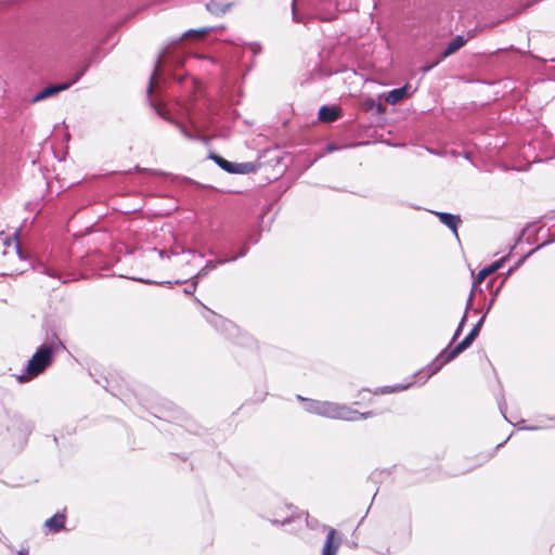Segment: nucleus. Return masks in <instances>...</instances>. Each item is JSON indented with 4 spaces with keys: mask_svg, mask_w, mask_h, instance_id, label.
I'll return each instance as SVG.
<instances>
[{
    "mask_svg": "<svg viewBox=\"0 0 555 555\" xmlns=\"http://www.w3.org/2000/svg\"><path fill=\"white\" fill-rule=\"evenodd\" d=\"M247 251H248V247H247V246H244V247L241 249V253H240L238 255L233 256V257H231V258H227V259L229 260V262H230V261H234V260H236V259H237V258H240V257H244V256L247 254Z\"/></svg>",
    "mask_w": 555,
    "mask_h": 555,
    "instance_id": "obj_26",
    "label": "nucleus"
},
{
    "mask_svg": "<svg viewBox=\"0 0 555 555\" xmlns=\"http://www.w3.org/2000/svg\"><path fill=\"white\" fill-rule=\"evenodd\" d=\"M211 158L215 160V163H216L220 168H222V169H223V170H225L227 172H230V173H232V172H233L234 164H235V163L229 162V160H227V159L222 158V157H221V156H219V155H214Z\"/></svg>",
    "mask_w": 555,
    "mask_h": 555,
    "instance_id": "obj_18",
    "label": "nucleus"
},
{
    "mask_svg": "<svg viewBox=\"0 0 555 555\" xmlns=\"http://www.w3.org/2000/svg\"><path fill=\"white\" fill-rule=\"evenodd\" d=\"M485 318H486V317H485V315H482V317L480 318V320H479V321L475 324V326L472 328V331H470V332H475V334L478 336L479 331H480V328H481V325H482V322H483Z\"/></svg>",
    "mask_w": 555,
    "mask_h": 555,
    "instance_id": "obj_27",
    "label": "nucleus"
},
{
    "mask_svg": "<svg viewBox=\"0 0 555 555\" xmlns=\"http://www.w3.org/2000/svg\"><path fill=\"white\" fill-rule=\"evenodd\" d=\"M197 284H198L197 279H194V276H193L192 284L184 289V293L186 295H193L197 288Z\"/></svg>",
    "mask_w": 555,
    "mask_h": 555,
    "instance_id": "obj_24",
    "label": "nucleus"
},
{
    "mask_svg": "<svg viewBox=\"0 0 555 555\" xmlns=\"http://www.w3.org/2000/svg\"><path fill=\"white\" fill-rule=\"evenodd\" d=\"M440 221L447 225L449 229L453 231V233L457 236V225L461 222L460 216L452 215L449 212H436Z\"/></svg>",
    "mask_w": 555,
    "mask_h": 555,
    "instance_id": "obj_8",
    "label": "nucleus"
},
{
    "mask_svg": "<svg viewBox=\"0 0 555 555\" xmlns=\"http://www.w3.org/2000/svg\"><path fill=\"white\" fill-rule=\"evenodd\" d=\"M227 262H229L227 258H220L216 261L208 260L206 264L198 271V273L194 275V279L205 276L209 271L216 269L218 264H224Z\"/></svg>",
    "mask_w": 555,
    "mask_h": 555,
    "instance_id": "obj_15",
    "label": "nucleus"
},
{
    "mask_svg": "<svg viewBox=\"0 0 555 555\" xmlns=\"http://www.w3.org/2000/svg\"><path fill=\"white\" fill-rule=\"evenodd\" d=\"M72 83H60V85H51L43 88L40 92H38L31 100L33 103L40 102L48 98H51L59 92L66 90L70 87Z\"/></svg>",
    "mask_w": 555,
    "mask_h": 555,
    "instance_id": "obj_6",
    "label": "nucleus"
},
{
    "mask_svg": "<svg viewBox=\"0 0 555 555\" xmlns=\"http://www.w3.org/2000/svg\"><path fill=\"white\" fill-rule=\"evenodd\" d=\"M210 30H211V28H208V27H203V28L196 29V30L191 29L184 34V37H190V36L203 37V36L207 35Z\"/></svg>",
    "mask_w": 555,
    "mask_h": 555,
    "instance_id": "obj_21",
    "label": "nucleus"
},
{
    "mask_svg": "<svg viewBox=\"0 0 555 555\" xmlns=\"http://www.w3.org/2000/svg\"><path fill=\"white\" fill-rule=\"evenodd\" d=\"M248 49L254 53V54H259L261 52V46L257 42H251L248 44Z\"/></svg>",
    "mask_w": 555,
    "mask_h": 555,
    "instance_id": "obj_25",
    "label": "nucleus"
},
{
    "mask_svg": "<svg viewBox=\"0 0 555 555\" xmlns=\"http://www.w3.org/2000/svg\"><path fill=\"white\" fill-rule=\"evenodd\" d=\"M411 384L405 385V386L397 385L395 387H385L382 389V393H387V392H392V391H401V390L406 389Z\"/></svg>",
    "mask_w": 555,
    "mask_h": 555,
    "instance_id": "obj_23",
    "label": "nucleus"
},
{
    "mask_svg": "<svg viewBox=\"0 0 555 555\" xmlns=\"http://www.w3.org/2000/svg\"><path fill=\"white\" fill-rule=\"evenodd\" d=\"M477 335L475 332H469L467 336L457 344L453 349H444L440 354L436 358L434 363L431 364V372L430 375L437 373L442 365L449 363L453 359H455L460 353H462L464 350H466L475 340Z\"/></svg>",
    "mask_w": 555,
    "mask_h": 555,
    "instance_id": "obj_3",
    "label": "nucleus"
},
{
    "mask_svg": "<svg viewBox=\"0 0 555 555\" xmlns=\"http://www.w3.org/2000/svg\"><path fill=\"white\" fill-rule=\"evenodd\" d=\"M338 118V113L335 108L326 105L322 106L319 111V119L324 122H331Z\"/></svg>",
    "mask_w": 555,
    "mask_h": 555,
    "instance_id": "obj_14",
    "label": "nucleus"
},
{
    "mask_svg": "<svg viewBox=\"0 0 555 555\" xmlns=\"http://www.w3.org/2000/svg\"><path fill=\"white\" fill-rule=\"evenodd\" d=\"M53 352L52 345H42L28 361L26 375L18 376L20 382H28L42 373L52 363Z\"/></svg>",
    "mask_w": 555,
    "mask_h": 555,
    "instance_id": "obj_2",
    "label": "nucleus"
},
{
    "mask_svg": "<svg viewBox=\"0 0 555 555\" xmlns=\"http://www.w3.org/2000/svg\"><path fill=\"white\" fill-rule=\"evenodd\" d=\"M160 66H162V57L158 59L157 63H156V66H155V69L152 74V77H151V80H150V83H149V87H147V92L149 93H152L156 83H157V77L159 75V69H160Z\"/></svg>",
    "mask_w": 555,
    "mask_h": 555,
    "instance_id": "obj_19",
    "label": "nucleus"
},
{
    "mask_svg": "<svg viewBox=\"0 0 555 555\" xmlns=\"http://www.w3.org/2000/svg\"><path fill=\"white\" fill-rule=\"evenodd\" d=\"M466 43V39L463 36H456L454 39L451 40V42L444 49L440 60L446 59L450 56L451 54L455 53L457 50H460L464 44Z\"/></svg>",
    "mask_w": 555,
    "mask_h": 555,
    "instance_id": "obj_9",
    "label": "nucleus"
},
{
    "mask_svg": "<svg viewBox=\"0 0 555 555\" xmlns=\"http://www.w3.org/2000/svg\"><path fill=\"white\" fill-rule=\"evenodd\" d=\"M231 5V3L220 4L211 1L206 4V9L212 14L220 15L227 13L230 10Z\"/></svg>",
    "mask_w": 555,
    "mask_h": 555,
    "instance_id": "obj_16",
    "label": "nucleus"
},
{
    "mask_svg": "<svg viewBox=\"0 0 555 555\" xmlns=\"http://www.w3.org/2000/svg\"><path fill=\"white\" fill-rule=\"evenodd\" d=\"M298 3H299V0H293V2H292V13H293V20L295 22H297V23H300L304 20L301 17L300 13L297 10Z\"/></svg>",
    "mask_w": 555,
    "mask_h": 555,
    "instance_id": "obj_22",
    "label": "nucleus"
},
{
    "mask_svg": "<svg viewBox=\"0 0 555 555\" xmlns=\"http://www.w3.org/2000/svg\"><path fill=\"white\" fill-rule=\"evenodd\" d=\"M310 13L321 21H332L335 18V10L324 9L321 4H314Z\"/></svg>",
    "mask_w": 555,
    "mask_h": 555,
    "instance_id": "obj_12",
    "label": "nucleus"
},
{
    "mask_svg": "<svg viewBox=\"0 0 555 555\" xmlns=\"http://www.w3.org/2000/svg\"><path fill=\"white\" fill-rule=\"evenodd\" d=\"M477 335L475 332H469L467 336L457 344L453 349H444L440 354L436 358L434 363L431 364V372L430 375L437 373L442 365L449 363L453 359H455L460 353H462L464 350H466L475 340Z\"/></svg>",
    "mask_w": 555,
    "mask_h": 555,
    "instance_id": "obj_4",
    "label": "nucleus"
},
{
    "mask_svg": "<svg viewBox=\"0 0 555 555\" xmlns=\"http://www.w3.org/2000/svg\"><path fill=\"white\" fill-rule=\"evenodd\" d=\"M256 166L253 163H235L232 173H249L255 171Z\"/></svg>",
    "mask_w": 555,
    "mask_h": 555,
    "instance_id": "obj_17",
    "label": "nucleus"
},
{
    "mask_svg": "<svg viewBox=\"0 0 555 555\" xmlns=\"http://www.w3.org/2000/svg\"><path fill=\"white\" fill-rule=\"evenodd\" d=\"M17 253L21 254L20 246L16 245Z\"/></svg>",
    "mask_w": 555,
    "mask_h": 555,
    "instance_id": "obj_34",
    "label": "nucleus"
},
{
    "mask_svg": "<svg viewBox=\"0 0 555 555\" xmlns=\"http://www.w3.org/2000/svg\"><path fill=\"white\" fill-rule=\"evenodd\" d=\"M298 399L304 402V409L307 412L324 417L344 421H357L360 418H367L373 415V412L360 413L357 410H352L348 405L335 402L306 399L301 396H298Z\"/></svg>",
    "mask_w": 555,
    "mask_h": 555,
    "instance_id": "obj_1",
    "label": "nucleus"
},
{
    "mask_svg": "<svg viewBox=\"0 0 555 555\" xmlns=\"http://www.w3.org/2000/svg\"><path fill=\"white\" fill-rule=\"evenodd\" d=\"M408 88H409L408 86H403L401 88L393 89V90L389 91L387 96H386V102L391 104V105H395V104L399 103L404 98H406V95H408Z\"/></svg>",
    "mask_w": 555,
    "mask_h": 555,
    "instance_id": "obj_11",
    "label": "nucleus"
},
{
    "mask_svg": "<svg viewBox=\"0 0 555 555\" xmlns=\"http://www.w3.org/2000/svg\"><path fill=\"white\" fill-rule=\"evenodd\" d=\"M143 282H144V283H146V284H152V283H153V282H152V281H150V280H147V281H143Z\"/></svg>",
    "mask_w": 555,
    "mask_h": 555,
    "instance_id": "obj_33",
    "label": "nucleus"
},
{
    "mask_svg": "<svg viewBox=\"0 0 555 555\" xmlns=\"http://www.w3.org/2000/svg\"><path fill=\"white\" fill-rule=\"evenodd\" d=\"M17 555H29V552L27 548H24V550L18 551Z\"/></svg>",
    "mask_w": 555,
    "mask_h": 555,
    "instance_id": "obj_29",
    "label": "nucleus"
},
{
    "mask_svg": "<svg viewBox=\"0 0 555 555\" xmlns=\"http://www.w3.org/2000/svg\"><path fill=\"white\" fill-rule=\"evenodd\" d=\"M180 129H181V132L183 133V135L188 139H191V140H194L196 139L195 135H193L192 133H190L185 128H183L182 126H180Z\"/></svg>",
    "mask_w": 555,
    "mask_h": 555,
    "instance_id": "obj_28",
    "label": "nucleus"
},
{
    "mask_svg": "<svg viewBox=\"0 0 555 555\" xmlns=\"http://www.w3.org/2000/svg\"><path fill=\"white\" fill-rule=\"evenodd\" d=\"M65 525V515L64 514H55L53 517L46 520L44 526L53 531L59 532L64 528Z\"/></svg>",
    "mask_w": 555,
    "mask_h": 555,
    "instance_id": "obj_10",
    "label": "nucleus"
},
{
    "mask_svg": "<svg viewBox=\"0 0 555 555\" xmlns=\"http://www.w3.org/2000/svg\"><path fill=\"white\" fill-rule=\"evenodd\" d=\"M306 521L309 527L314 528V525H312V522L309 521L308 517L306 518Z\"/></svg>",
    "mask_w": 555,
    "mask_h": 555,
    "instance_id": "obj_30",
    "label": "nucleus"
},
{
    "mask_svg": "<svg viewBox=\"0 0 555 555\" xmlns=\"http://www.w3.org/2000/svg\"><path fill=\"white\" fill-rule=\"evenodd\" d=\"M208 253H209V255H215V254H216V253H215V250H214L212 248H210V249L208 250Z\"/></svg>",
    "mask_w": 555,
    "mask_h": 555,
    "instance_id": "obj_32",
    "label": "nucleus"
},
{
    "mask_svg": "<svg viewBox=\"0 0 555 555\" xmlns=\"http://www.w3.org/2000/svg\"><path fill=\"white\" fill-rule=\"evenodd\" d=\"M472 301H473V294H470V296H469V299H468V302H467V307H466V311H465V313H464V315H463V318H462V320H461V322H460V324H459V326H457V328H456V331L454 333V336H453L452 340H455L460 336V334H461V332L463 330L464 323H465V321L467 319V309L470 307Z\"/></svg>",
    "mask_w": 555,
    "mask_h": 555,
    "instance_id": "obj_20",
    "label": "nucleus"
},
{
    "mask_svg": "<svg viewBox=\"0 0 555 555\" xmlns=\"http://www.w3.org/2000/svg\"><path fill=\"white\" fill-rule=\"evenodd\" d=\"M291 509H292L291 505H285L284 507L281 508V512L273 514V518L271 519V521L273 524H282V525L289 522L293 518V512H291Z\"/></svg>",
    "mask_w": 555,
    "mask_h": 555,
    "instance_id": "obj_13",
    "label": "nucleus"
},
{
    "mask_svg": "<svg viewBox=\"0 0 555 555\" xmlns=\"http://www.w3.org/2000/svg\"><path fill=\"white\" fill-rule=\"evenodd\" d=\"M436 64L429 65V66L425 67L424 70L427 72V70L431 69Z\"/></svg>",
    "mask_w": 555,
    "mask_h": 555,
    "instance_id": "obj_31",
    "label": "nucleus"
},
{
    "mask_svg": "<svg viewBox=\"0 0 555 555\" xmlns=\"http://www.w3.org/2000/svg\"><path fill=\"white\" fill-rule=\"evenodd\" d=\"M503 262H504V258H502V259H500V260H498V261L493 262L492 264H490V266H488V267H486V268L481 269V270L478 272V274H477V276L475 278V280H474V283H473V289H475L479 284H481V283L485 281V279H486L487 276H489L490 274H492V273H494L495 271H498V270L502 267ZM473 292H474V291H472V293H473Z\"/></svg>",
    "mask_w": 555,
    "mask_h": 555,
    "instance_id": "obj_7",
    "label": "nucleus"
},
{
    "mask_svg": "<svg viewBox=\"0 0 555 555\" xmlns=\"http://www.w3.org/2000/svg\"><path fill=\"white\" fill-rule=\"evenodd\" d=\"M340 544L341 538L339 533L334 528H330L322 547L321 555H337Z\"/></svg>",
    "mask_w": 555,
    "mask_h": 555,
    "instance_id": "obj_5",
    "label": "nucleus"
}]
</instances>
